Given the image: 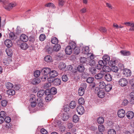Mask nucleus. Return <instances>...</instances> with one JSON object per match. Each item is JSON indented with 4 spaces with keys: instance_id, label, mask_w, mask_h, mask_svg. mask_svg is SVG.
Returning a JSON list of instances; mask_svg holds the SVG:
<instances>
[{
    "instance_id": "6e6d98bb",
    "label": "nucleus",
    "mask_w": 134,
    "mask_h": 134,
    "mask_svg": "<svg viewBox=\"0 0 134 134\" xmlns=\"http://www.w3.org/2000/svg\"><path fill=\"white\" fill-rule=\"evenodd\" d=\"M97 121L99 124H103L104 121V119L102 117H99L97 119Z\"/></svg>"
},
{
    "instance_id": "473e14b6",
    "label": "nucleus",
    "mask_w": 134,
    "mask_h": 134,
    "mask_svg": "<svg viewBox=\"0 0 134 134\" xmlns=\"http://www.w3.org/2000/svg\"><path fill=\"white\" fill-rule=\"evenodd\" d=\"M5 86L8 89H12L13 86V84L10 82H7L5 84Z\"/></svg>"
},
{
    "instance_id": "bb28decb",
    "label": "nucleus",
    "mask_w": 134,
    "mask_h": 134,
    "mask_svg": "<svg viewBox=\"0 0 134 134\" xmlns=\"http://www.w3.org/2000/svg\"><path fill=\"white\" fill-rule=\"evenodd\" d=\"M45 61L47 62H52V57L49 55H47L44 58Z\"/></svg>"
},
{
    "instance_id": "a211bd4d",
    "label": "nucleus",
    "mask_w": 134,
    "mask_h": 134,
    "mask_svg": "<svg viewBox=\"0 0 134 134\" xmlns=\"http://www.w3.org/2000/svg\"><path fill=\"white\" fill-rule=\"evenodd\" d=\"M73 49L71 47L69 46L66 47L65 49V53L68 55L71 54L72 51Z\"/></svg>"
},
{
    "instance_id": "774afa93",
    "label": "nucleus",
    "mask_w": 134,
    "mask_h": 134,
    "mask_svg": "<svg viewBox=\"0 0 134 134\" xmlns=\"http://www.w3.org/2000/svg\"><path fill=\"white\" fill-rule=\"evenodd\" d=\"M130 83L131 84H131V89L133 91H134V79H131L130 81Z\"/></svg>"
},
{
    "instance_id": "4468645a",
    "label": "nucleus",
    "mask_w": 134,
    "mask_h": 134,
    "mask_svg": "<svg viewBox=\"0 0 134 134\" xmlns=\"http://www.w3.org/2000/svg\"><path fill=\"white\" fill-rule=\"evenodd\" d=\"M4 44L5 45L8 47L10 48L13 45L12 42L9 39L6 40L4 41Z\"/></svg>"
},
{
    "instance_id": "f8f14e48",
    "label": "nucleus",
    "mask_w": 134,
    "mask_h": 134,
    "mask_svg": "<svg viewBox=\"0 0 134 134\" xmlns=\"http://www.w3.org/2000/svg\"><path fill=\"white\" fill-rule=\"evenodd\" d=\"M118 115L120 118L124 117L125 115V111L122 109L119 110L118 112Z\"/></svg>"
},
{
    "instance_id": "20e7f679",
    "label": "nucleus",
    "mask_w": 134,
    "mask_h": 134,
    "mask_svg": "<svg viewBox=\"0 0 134 134\" xmlns=\"http://www.w3.org/2000/svg\"><path fill=\"white\" fill-rule=\"evenodd\" d=\"M81 86L83 87L80 88L78 91L79 94L80 96H82L84 94L85 89L87 87L86 84L85 83H83L81 85Z\"/></svg>"
},
{
    "instance_id": "603ef678",
    "label": "nucleus",
    "mask_w": 134,
    "mask_h": 134,
    "mask_svg": "<svg viewBox=\"0 0 134 134\" xmlns=\"http://www.w3.org/2000/svg\"><path fill=\"white\" fill-rule=\"evenodd\" d=\"M62 80L64 82H66L68 80V78L66 75H63L62 77Z\"/></svg>"
},
{
    "instance_id": "c85d7f7f",
    "label": "nucleus",
    "mask_w": 134,
    "mask_h": 134,
    "mask_svg": "<svg viewBox=\"0 0 134 134\" xmlns=\"http://www.w3.org/2000/svg\"><path fill=\"white\" fill-rule=\"evenodd\" d=\"M105 91L107 92H109L112 88V86L110 84H108L105 85Z\"/></svg>"
},
{
    "instance_id": "1a4fd4ad",
    "label": "nucleus",
    "mask_w": 134,
    "mask_h": 134,
    "mask_svg": "<svg viewBox=\"0 0 134 134\" xmlns=\"http://www.w3.org/2000/svg\"><path fill=\"white\" fill-rule=\"evenodd\" d=\"M51 70L48 68H44L41 70L42 74L47 75H49Z\"/></svg>"
},
{
    "instance_id": "5701e85b",
    "label": "nucleus",
    "mask_w": 134,
    "mask_h": 134,
    "mask_svg": "<svg viewBox=\"0 0 134 134\" xmlns=\"http://www.w3.org/2000/svg\"><path fill=\"white\" fill-rule=\"evenodd\" d=\"M87 65H89L91 66H93L95 64V61L94 60L90 59H87Z\"/></svg>"
},
{
    "instance_id": "aec40b11",
    "label": "nucleus",
    "mask_w": 134,
    "mask_h": 134,
    "mask_svg": "<svg viewBox=\"0 0 134 134\" xmlns=\"http://www.w3.org/2000/svg\"><path fill=\"white\" fill-rule=\"evenodd\" d=\"M89 51V48L88 46H85L82 48V52L84 54H88Z\"/></svg>"
},
{
    "instance_id": "2eb2a0df",
    "label": "nucleus",
    "mask_w": 134,
    "mask_h": 134,
    "mask_svg": "<svg viewBox=\"0 0 134 134\" xmlns=\"http://www.w3.org/2000/svg\"><path fill=\"white\" fill-rule=\"evenodd\" d=\"M104 76L105 79L107 81H111L112 80V75L109 74H106Z\"/></svg>"
},
{
    "instance_id": "58836bf2",
    "label": "nucleus",
    "mask_w": 134,
    "mask_h": 134,
    "mask_svg": "<svg viewBox=\"0 0 134 134\" xmlns=\"http://www.w3.org/2000/svg\"><path fill=\"white\" fill-rule=\"evenodd\" d=\"M98 130L100 132H103L105 130V128L103 125L100 124L98 126Z\"/></svg>"
},
{
    "instance_id": "338daca9",
    "label": "nucleus",
    "mask_w": 134,
    "mask_h": 134,
    "mask_svg": "<svg viewBox=\"0 0 134 134\" xmlns=\"http://www.w3.org/2000/svg\"><path fill=\"white\" fill-rule=\"evenodd\" d=\"M99 30L101 32L103 33H105L107 31V29L105 27H100Z\"/></svg>"
},
{
    "instance_id": "dca6fc26",
    "label": "nucleus",
    "mask_w": 134,
    "mask_h": 134,
    "mask_svg": "<svg viewBox=\"0 0 134 134\" xmlns=\"http://www.w3.org/2000/svg\"><path fill=\"white\" fill-rule=\"evenodd\" d=\"M126 116L129 119H131L134 116V113L132 111H129L127 112Z\"/></svg>"
},
{
    "instance_id": "cd10ccee",
    "label": "nucleus",
    "mask_w": 134,
    "mask_h": 134,
    "mask_svg": "<svg viewBox=\"0 0 134 134\" xmlns=\"http://www.w3.org/2000/svg\"><path fill=\"white\" fill-rule=\"evenodd\" d=\"M54 51L57 52L61 48V46L59 44H56L53 47Z\"/></svg>"
},
{
    "instance_id": "4d7b16f0",
    "label": "nucleus",
    "mask_w": 134,
    "mask_h": 134,
    "mask_svg": "<svg viewBox=\"0 0 134 134\" xmlns=\"http://www.w3.org/2000/svg\"><path fill=\"white\" fill-rule=\"evenodd\" d=\"M43 104L42 101L39 102L38 103L37 105V108L39 109H41V108L43 107Z\"/></svg>"
},
{
    "instance_id": "f704fd0d",
    "label": "nucleus",
    "mask_w": 134,
    "mask_h": 134,
    "mask_svg": "<svg viewBox=\"0 0 134 134\" xmlns=\"http://www.w3.org/2000/svg\"><path fill=\"white\" fill-rule=\"evenodd\" d=\"M7 93L8 95L13 96L15 94V91L13 90L9 89L7 90Z\"/></svg>"
},
{
    "instance_id": "ea45409f",
    "label": "nucleus",
    "mask_w": 134,
    "mask_h": 134,
    "mask_svg": "<svg viewBox=\"0 0 134 134\" xmlns=\"http://www.w3.org/2000/svg\"><path fill=\"white\" fill-rule=\"evenodd\" d=\"M121 54L124 56H127L130 55V52L126 51H121L120 52Z\"/></svg>"
},
{
    "instance_id": "7ed1b4c3",
    "label": "nucleus",
    "mask_w": 134,
    "mask_h": 134,
    "mask_svg": "<svg viewBox=\"0 0 134 134\" xmlns=\"http://www.w3.org/2000/svg\"><path fill=\"white\" fill-rule=\"evenodd\" d=\"M119 85L121 87H125L128 84V82L127 80L125 78H122L120 79L118 81Z\"/></svg>"
},
{
    "instance_id": "3c124183",
    "label": "nucleus",
    "mask_w": 134,
    "mask_h": 134,
    "mask_svg": "<svg viewBox=\"0 0 134 134\" xmlns=\"http://www.w3.org/2000/svg\"><path fill=\"white\" fill-rule=\"evenodd\" d=\"M85 101L84 98L82 97L80 98L78 100V102L79 104L83 105L85 103Z\"/></svg>"
},
{
    "instance_id": "c756f323",
    "label": "nucleus",
    "mask_w": 134,
    "mask_h": 134,
    "mask_svg": "<svg viewBox=\"0 0 134 134\" xmlns=\"http://www.w3.org/2000/svg\"><path fill=\"white\" fill-rule=\"evenodd\" d=\"M9 35L10 38L12 40L14 41L15 39L16 38L14 33L12 32H10L9 33Z\"/></svg>"
},
{
    "instance_id": "4be33fe9",
    "label": "nucleus",
    "mask_w": 134,
    "mask_h": 134,
    "mask_svg": "<svg viewBox=\"0 0 134 134\" xmlns=\"http://www.w3.org/2000/svg\"><path fill=\"white\" fill-rule=\"evenodd\" d=\"M102 68L103 71L105 72H109L111 70V69L109 66L105 65L102 67Z\"/></svg>"
},
{
    "instance_id": "423d86ee",
    "label": "nucleus",
    "mask_w": 134,
    "mask_h": 134,
    "mask_svg": "<svg viewBox=\"0 0 134 134\" xmlns=\"http://www.w3.org/2000/svg\"><path fill=\"white\" fill-rule=\"evenodd\" d=\"M58 72L55 70L51 71L49 75V77L51 79H53L55 77L58 76Z\"/></svg>"
},
{
    "instance_id": "5fc2aeb1",
    "label": "nucleus",
    "mask_w": 134,
    "mask_h": 134,
    "mask_svg": "<svg viewBox=\"0 0 134 134\" xmlns=\"http://www.w3.org/2000/svg\"><path fill=\"white\" fill-rule=\"evenodd\" d=\"M51 82H49L46 83L44 85L43 88L44 89H47L50 87L51 85Z\"/></svg>"
},
{
    "instance_id": "c03bdc74",
    "label": "nucleus",
    "mask_w": 134,
    "mask_h": 134,
    "mask_svg": "<svg viewBox=\"0 0 134 134\" xmlns=\"http://www.w3.org/2000/svg\"><path fill=\"white\" fill-rule=\"evenodd\" d=\"M87 58H86L85 57H81L80 59V62L82 64L86 63L87 64Z\"/></svg>"
},
{
    "instance_id": "6e6552de",
    "label": "nucleus",
    "mask_w": 134,
    "mask_h": 134,
    "mask_svg": "<svg viewBox=\"0 0 134 134\" xmlns=\"http://www.w3.org/2000/svg\"><path fill=\"white\" fill-rule=\"evenodd\" d=\"M76 110L78 114L80 115L83 114L85 111L84 107L81 105L78 106Z\"/></svg>"
},
{
    "instance_id": "a878e982",
    "label": "nucleus",
    "mask_w": 134,
    "mask_h": 134,
    "mask_svg": "<svg viewBox=\"0 0 134 134\" xmlns=\"http://www.w3.org/2000/svg\"><path fill=\"white\" fill-rule=\"evenodd\" d=\"M89 71L90 73L92 75L95 74L97 72L96 68L94 67H91L89 69Z\"/></svg>"
},
{
    "instance_id": "b1692460",
    "label": "nucleus",
    "mask_w": 134,
    "mask_h": 134,
    "mask_svg": "<svg viewBox=\"0 0 134 134\" xmlns=\"http://www.w3.org/2000/svg\"><path fill=\"white\" fill-rule=\"evenodd\" d=\"M66 66V64L64 62H60L59 64L58 67L60 69H64Z\"/></svg>"
},
{
    "instance_id": "2f4dec72",
    "label": "nucleus",
    "mask_w": 134,
    "mask_h": 134,
    "mask_svg": "<svg viewBox=\"0 0 134 134\" xmlns=\"http://www.w3.org/2000/svg\"><path fill=\"white\" fill-rule=\"evenodd\" d=\"M109 65L110 66H114V65L116 63L115 60L113 59H111V60H109L108 62Z\"/></svg>"
},
{
    "instance_id": "69168bd1",
    "label": "nucleus",
    "mask_w": 134,
    "mask_h": 134,
    "mask_svg": "<svg viewBox=\"0 0 134 134\" xmlns=\"http://www.w3.org/2000/svg\"><path fill=\"white\" fill-rule=\"evenodd\" d=\"M11 120V118L9 116H6L4 119V121L6 123H9Z\"/></svg>"
},
{
    "instance_id": "412c9836",
    "label": "nucleus",
    "mask_w": 134,
    "mask_h": 134,
    "mask_svg": "<svg viewBox=\"0 0 134 134\" xmlns=\"http://www.w3.org/2000/svg\"><path fill=\"white\" fill-rule=\"evenodd\" d=\"M104 74L102 72H100L96 75L94 76L95 78L97 80L102 79L104 76Z\"/></svg>"
},
{
    "instance_id": "49530a36",
    "label": "nucleus",
    "mask_w": 134,
    "mask_h": 134,
    "mask_svg": "<svg viewBox=\"0 0 134 134\" xmlns=\"http://www.w3.org/2000/svg\"><path fill=\"white\" fill-rule=\"evenodd\" d=\"M52 98V94H51L46 96L45 97V99L46 102H48L51 100Z\"/></svg>"
},
{
    "instance_id": "09e8293b",
    "label": "nucleus",
    "mask_w": 134,
    "mask_h": 134,
    "mask_svg": "<svg viewBox=\"0 0 134 134\" xmlns=\"http://www.w3.org/2000/svg\"><path fill=\"white\" fill-rule=\"evenodd\" d=\"M45 6L46 7H52L54 8H55L54 5L52 3H48L45 5Z\"/></svg>"
},
{
    "instance_id": "0eeeda50",
    "label": "nucleus",
    "mask_w": 134,
    "mask_h": 134,
    "mask_svg": "<svg viewBox=\"0 0 134 134\" xmlns=\"http://www.w3.org/2000/svg\"><path fill=\"white\" fill-rule=\"evenodd\" d=\"M123 74L125 76L128 77L131 76V72L130 69H125L123 70Z\"/></svg>"
},
{
    "instance_id": "9d476101",
    "label": "nucleus",
    "mask_w": 134,
    "mask_h": 134,
    "mask_svg": "<svg viewBox=\"0 0 134 134\" xmlns=\"http://www.w3.org/2000/svg\"><path fill=\"white\" fill-rule=\"evenodd\" d=\"M62 119L64 121H66L68 119L69 116L68 114L65 112L60 114Z\"/></svg>"
},
{
    "instance_id": "7c9ffc66",
    "label": "nucleus",
    "mask_w": 134,
    "mask_h": 134,
    "mask_svg": "<svg viewBox=\"0 0 134 134\" xmlns=\"http://www.w3.org/2000/svg\"><path fill=\"white\" fill-rule=\"evenodd\" d=\"M45 91L43 90H39L37 93V96L38 97H41L44 95Z\"/></svg>"
},
{
    "instance_id": "0e129e2a",
    "label": "nucleus",
    "mask_w": 134,
    "mask_h": 134,
    "mask_svg": "<svg viewBox=\"0 0 134 134\" xmlns=\"http://www.w3.org/2000/svg\"><path fill=\"white\" fill-rule=\"evenodd\" d=\"M88 55L89 57V58H87V59H93L94 58V55L93 53H89L87 54Z\"/></svg>"
},
{
    "instance_id": "e433bc0d",
    "label": "nucleus",
    "mask_w": 134,
    "mask_h": 134,
    "mask_svg": "<svg viewBox=\"0 0 134 134\" xmlns=\"http://www.w3.org/2000/svg\"><path fill=\"white\" fill-rule=\"evenodd\" d=\"M7 54L8 56H11L13 54V51L10 49L8 48L6 50Z\"/></svg>"
},
{
    "instance_id": "6ab92c4d",
    "label": "nucleus",
    "mask_w": 134,
    "mask_h": 134,
    "mask_svg": "<svg viewBox=\"0 0 134 134\" xmlns=\"http://www.w3.org/2000/svg\"><path fill=\"white\" fill-rule=\"evenodd\" d=\"M77 70L80 72H83L85 70L84 66L82 64H80L77 68Z\"/></svg>"
},
{
    "instance_id": "f03ea898",
    "label": "nucleus",
    "mask_w": 134,
    "mask_h": 134,
    "mask_svg": "<svg viewBox=\"0 0 134 134\" xmlns=\"http://www.w3.org/2000/svg\"><path fill=\"white\" fill-rule=\"evenodd\" d=\"M48 81L51 82L52 84L55 86H59L61 83V81L60 79L57 78L54 79H49Z\"/></svg>"
},
{
    "instance_id": "e2e57ef3",
    "label": "nucleus",
    "mask_w": 134,
    "mask_h": 134,
    "mask_svg": "<svg viewBox=\"0 0 134 134\" xmlns=\"http://www.w3.org/2000/svg\"><path fill=\"white\" fill-rule=\"evenodd\" d=\"M46 38V36L44 34H42L39 36L40 40L41 41H43Z\"/></svg>"
},
{
    "instance_id": "de8ad7c7",
    "label": "nucleus",
    "mask_w": 134,
    "mask_h": 134,
    "mask_svg": "<svg viewBox=\"0 0 134 134\" xmlns=\"http://www.w3.org/2000/svg\"><path fill=\"white\" fill-rule=\"evenodd\" d=\"M94 80V77H90L87 78L86 81L88 83H90L93 82Z\"/></svg>"
},
{
    "instance_id": "f257e3e1",
    "label": "nucleus",
    "mask_w": 134,
    "mask_h": 134,
    "mask_svg": "<svg viewBox=\"0 0 134 134\" xmlns=\"http://www.w3.org/2000/svg\"><path fill=\"white\" fill-rule=\"evenodd\" d=\"M1 2L3 3V7L8 11H10L16 5L15 2H12L9 3L8 0H0V2Z\"/></svg>"
},
{
    "instance_id": "052dcab7",
    "label": "nucleus",
    "mask_w": 134,
    "mask_h": 134,
    "mask_svg": "<svg viewBox=\"0 0 134 134\" xmlns=\"http://www.w3.org/2000/svg\"><path fill=\"white\" fill-rule=\"evenodd\" d=\"M111 69V70L114 72H117L118 70V67L115 66H112V68Z\"/></svg>"
},
{
    "instance_id": "9b49d317",
    "label": "nucleus",
    "mask_w": 134,
    "mask_h": 134,
    "mask_svg": "<svg viewBox=\"0 0 134 134\" xmlns=\"http://www.w3.org/2000/svg\"><path fill=\"white\" fill-rule=\"evenodd\" d=\"M41 82L40 80L38 78L32 79L30 81V83L33 85H36L39 83Z\"/></svg>"
},
{
    "instance_id": "a18cd8bd",
    "label": "nucleus",
    "mask_w": 134,
    "mask_h": 134,
    "mask_svg": "<svg viewBox=\"0 0 134 134\" xmlns=\"http://www.w3.org/2000/svg\"><path fill=\"white\" fill-rule=\"evenodd\" d=\"M68 46L70 47L71 48L73 49L74 48L76 47V44L74 42L72 41L70 43L69 45Z\"/></svg>"
},
{
    "instance_id": "c9c22d12",
    "label": "nucleus",
    "mask_w": 134,
    "mask_h": 134,
    "mask_svg": "<svg viewBox=\"0 0 134 134\" xmlns=\"http://www.w3.org/2000/svg\"><path fill=\"white\" fill-rule=\"evenodd\" d=\"M78 116L76 115H74L72 117V120L75 123L77 122L79 120Z\"/></svg>"
},
{
    "instance_id": "79ce46f5",
    "label": "nucleus",
    "mask_w": 134,
    "mask_h": 134,
    "mask_svg": "<svg viewBox=\"0 0 134 134\" xmlns=\"http://www.w3.org/2000/svg\"><path fill=\"white\" fill-rule=\"evenodd\" d=\"M51 94H52L54 95L57 93V90L54 87H52L50 90Z\"/></svg>"
},
{
    "instance_id": "bf43d9fd",
    "label": "nucleus",
    "mask_w": 134,
    "mask_h": 134,
    "mask_svg": "<svg viewBox=\"0 0 134 134\" xmlns=\"http://www.w3.org/2000/svg\"><path fill=\"white\" fill-rule=\"evenodd\" d=\"M98 63L100 65L102 66H103L107 63V62H104V60H99Z\"/></svg>"
},
{
    "instance_id": "39448f33",
    "label": "nucleus",
    "mask_w": 134,
    "mask_h": 134,
    "mask_svg": "<svg viewBox=\"0 0 134 134\" xmlns=\"http://www.w3.org/2000/svg\"><path fill=\"white\" fill-rule=\"evenodd\" d=\"M20 40H19L17 41V43H20L21 41L25 42H27L28 40V37L26 35L23 34L20 35Z\"/></svg>"
},
{
    "instance_id": "393cba45",
    "label": "nucleus",
    "mask_w": 134,
    "mask_h": 134,
    "mask_svg": "<svg viewBox=\"0 0 134 134\" xmlns=\"http://www.w3.org/2000/svg\"><path fill=\"white\" fill-rule=\"evenodd\" d=\"M99 88L102 89H104L105 86V82L103 81H101L99 82L98 83Z\"/></svg>"
},
{
    "instance_id": "4c0bfd02",
    "label": "nucleus",
    "mask_w": 134,
    "mask_h": 134,
    "mask_svg": "<svg viewBox=\"0 0 134 134\" xmlns=\"http://www.w3.org/2000/svg\"><path fill=\"white\" fill-rule=\"evenodd\" d=\"M41 78L42 81H45L47 80L48 81V79H51L49 78V77H48L47 75L43 74L42 76L41 77Z\"/></svg>"
},
{
    "instance_id": "72a5a7b5",
    "label": "nucleus",
    "mask_w": 134,
    "mask_h": 134,
    "mask_svg": "<svg viewBox=\"0 0 134 134\" xmlns=\"http://www.w3.org/2000/svg\"><path fill=\"white\" fill-rule=\"evenodd\" d=\"M102 58L104 62H108L110 60V56L106 54L104 55L103 56Z\"/></svg>"
},
{
    "instance_id": "37998d69",
    "label": "nucleus",
    "mask_w": 134,
    "mask_h": 134,
    "mask_svg": "<svg viewBox=\"0 0 134 134\" xmlns=\"http://www.w3.org/2000/svg\"><path fill=\"white\" fill-rule=\"evenodd\" d=\"M51 42L52 43L56 44L58 42V40L56 37H54L52 39Z\"/></svg>"
},
{
    "instance_id": "8fccbe9b",
    "label": "nucleus",
    "mask_w": 134,
    "mask_h": 134,
    "mask_svg": "<svg viewBox=\"0 0 134 134\" xmlns=\"http://www.w3.org/2000/svg\"><path fill=\"white\" fill-rule=\"evenodd\" d=\"M74 53L76 54H78L80 53V49L77 47H76L73 49Z\"/></svg>"
},
{
    "instance_id": "13d9d810",
    "label": "nucleus",
    "mask_w": 134,
    "mask_h": 134,
    "mask_svg": "<svg viewBox=\"0 0 134 134\" xmlns=\"http://www.w3.org/2000/svg\"><path fill=\"white\" fill-rule=\"evenodd\" d=\"M8 101L5 100H2L1 102L2 106L3 107H5L8 104Z\"/></svg>"
},
{
    "instance_id": "ddd939ff",
    "label": "nucleus",
    "mask_w": 134,
    "mask_h": 134,
    "mask_svg": "<svg viewBox=\"0 0 134 134\" xmlns=\"http://www.w3.org/2000/svg\"><path fill=\"white\" fill-rule=\"evenodd\" d=\"M18 44L21 49L24 50H26L28 47V44L25 42H23L21 44L18 43Z\"/></svg>"
},
{
    "instance_id": "680f3d73",
    "label": "nucleus",
    "mask_w": 134,
    "mask_h": 134,
    "mask_svg": "<svg viewBox=\"0 0 134 134\" xmlns=\"http://www.w3.org/2000/svg\"><path fill=\"white\" fill-rule=\"evenodd\" d=\"M108 134H116L115 131L113 129L109 130L108 132Z\"/></svg>"
},
{
    "instance_id": "a19ab883",
    "label": "nucleus",
    "mask_w": 134,
    "mask_h": 134,
    "mask_svg": "<svg viewBox=\"0 0 134 134\" xmlns=\"http://www.w3.org/2000/svg\"><path fill=\"white\" fill-rule=\"evenodd\" d=\"M76 105V103L75 101H72L70 102L69 104L70 108L72 109H74Z\"/></svg>"
},
{
    "instance_id": "f3484780",
    "label": "nucleus",
    "mask_w": 134,
    "mask_h": 134,
    "mask_svg": "<svg viewBox=\"0 0 134 134\" xmlns=\"http://www.w3.org/2000/svg\"><path fill=\"white\" fill-rule=\"evenodd\" d=\"M97 95L100 98H104L105 96V92L103 90H100L98 92Z\"/></svg>"
},
{
    "instance_id": "864d4df0",
    "label": "nucleus",
    "mask_w": 134,
    "mask_h": 134,
    "mask_svg": "<svg viewBox=\"0 0 134 134\" xmlns=\"http://www.w3.org/2000/svg\"><path fill=\"white\" fill-rule=\"evenodd\" d=\"M40 74L41 72L40 70H36L34 72V76L35 77H37L40 75Z\"/></svg>"
}]
</instances>
